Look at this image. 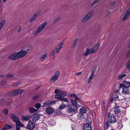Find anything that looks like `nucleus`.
Listing matches in <instances>:
<instances>
[{
	"mask_svg": "<svg viewBox=\"0 0 130 130\" xmlns=\"http://www.w3.org/2000/svg\"><path fill=\"white\" fill-rule=\"evenodd\" d=\"M10 116L11 119L15 122L16 124L15 130H20V126L23 127L24 125L21 123L17 116L14 113H11Z\"/></svg>",
	"mask_w": 130,
	"mask_h": 130,
	"instance_id": "nucleus-1",
	"label": "nucleus"
},
{
	"mask_svg": "<svg viewBox=\"0 0 130 130\" xmlns=\"http://www.w3.org/2000/svg\"><path fill=\"white\" fill-rule=\"evenodd\" d=\"M99 46V44L97 43L93 48L90 49L89 48H87L86 50L83 52V55L86 56L89 54L94 53L98 50Z\"/></svg>",
	"mask_w": 130,
	"mask_h": 130,
	"instance_id": "nucleus-2",
	"label": "nucleus"
},
{
	"mask_svg": "<svg viewBox=\"0 0 130 130\" xmlns=\"http://www.w3.org/2000/svg\"><path fill=\"white\" fill-rule=\"evenodd\" d=\"M60 75V72L58 71H56L54 73L53 76L50 79L49 82L52 83L55 82L58 79Z\"/></svg>",
	"mask_w": 130,
	"mask_h": 130,
	"instance_id": "nucleus-3",
	"label": "nucleus"
},
{
	"mask_svg": "<svg viewBox=\"0 0 130 130\" xmlns=\"http://www.w3.org/2000/svg\"><path fill=\"white\" fill-rule=\"evenodd\" d=\"M47 24V22H46L41 24L40 25L41 26L34 32V35H36L39 34L43 30Z\"/></svg>",
	"mask_w": 130,
	"mask_h": 130,
	"instance_id": "nucleus-4",
	"label": "nucleus"
},
{
	"mask_svg": "<svg viewBox=\"0 0 130 130\" xmlns=\"http://www.w3.org/2000/svg\"><path fill=\"white\" fill-rule=\"evenodd\" d=\"M23 91V90L19 89L14 90L9 93V95L11 96L17 95L21 94Z\"/></svg>",
	"mask_w": 130,
	"mask_h": 130,
	"instance_id": "nucleus-5",
	"label": "nucleus"
},
{
	"mask_svg": "<svg viewBox=\"0 0 130 130\" xmlns=\"http://www.w3.org/2000/svg\"><path fill=\"white\" fill-rule=\"evenodd\" d=\"M94 12V11L92 10L88 13L82 19V22H84L88 21L92 16Z\"/></svg>",
	"mask_w": 130,
	"mask_h": 130,
	"instance_id": "nucleus-6",
	"label": "nucleus"
},
{
	"mask_svg": "<svg viewBox=\"0 0 130 130\" xmlns=\"http://www.w3.org/2000/svg\"><path fill=\"white\" fill-rule=\"evenodd\" d=\"M124 110L125 111V108L124 107L118 106L115 108L114 111L116 114H119V112H122V110H123V112Z\"/></svg>",
	"mask_w": 130,
	"mask_h": 130,
	"instance_id": "nucleus-7",
	"label": "nucleus"
},
{
	"mask_svg": "<svg viewBox=\"0 0 130 130\" xmlns=\"http://www.w3.org/2000/svg\"><path fill=\"white\" fill-rule=\"evenodd\" d=\"M108 121L110 124H112L115 122L116 118L113 115H110L108 114Z\"/></svg>",
	"mask_w": 130,
	"mask_h": 130,
	"instance_id": "nucleus-8",
	"label": "nucleus"
},
{
	"mask_svg": "<svg viewBox=\"0 0 130 130\" xmlns=\"http://www.w3.org/2000/svg\"><path fill=\"white\" fill-rule=\"evenodd\" d=\"M68 110L69 112L73 113L76 112L77 109L76 106L71 105L68 106Z\"/></svg>",
	"mask_w": 130,
	"mask_h": 130,
	"instance_id": "nucleus-9",
	"label": "nucleus"
},
{
	"mask_svg": "<svg viewBox=\"0 0 130 130\" xmlns=\"http://www.w3.org/2000/svg\"><path fill=\"white\" fill-rule=\"evenodd\" d=\"M97 67V66H95L93 67V69H94V70H92L91 71V75L88 79V84H90L91 83V81L92 80L93 77L94 76L95 71Z\"/></svg>",
	"mask_w": 130,
	"mask_h": 130,
	"instance_id": "nucleus-10",
	"label": "nucleus"
},
{
	"mask_svg": "<svg viewBox=\"0 0 130 130\" xmlns=\"http://www.w3.org/2000/svg\"><path fill=\"white\" fill-rule=\"evenodd\" d=\"M122 87L128 88L130 87V82L124 81L123 84H120L119 88H120Z\"/></svg>",
	"mask_w": 130,
	"mask_h": 130,
	"instance_id": "nucleus-11",
	"label": "nucleus"
},
{
	"mask_svg": "<svg viewBox=\"0 0 130 130\" xmlns=\"http://www.w3.org/2000/svg\"><path fill=\"white\" fill-rule=\"evenodd\" d=\"M40 116L39 114L37 113L34 114L32 117V121L34 122L38 121L39 120Z\"/></svg>",
	"mask_w": 130,
	"mask_h": 130,
	"instance_id": "nucleus-12",
	"label": "nucleus"
},
{
	"mask_svg": "<svg viewBox=\"0 0 130 130\" xmlns=\"http://www.w3.org/2000/svg\"><path fill=\"white\" fill-rule=\"evenodd\" d=\"M35 125L34 123L31 121H29L28 123L27 128L30 130H32L35 127Z\"/></svg>",
	"mask_w": 130,
	"mask_h": 130,
	"instance_id": "nucleus-13",
	"label": "nucleus"
},
{
	"mask_svg": "<svg viewBox=\"0 0 130 130\" xmlns=\"http://www.w3.org/2000/svg\"><path fill=\"white\" fill-rule=\"evenodd\" d=\"M17 57L18 59L26 55V53H25L23 50L20 51L19 52L17 53Z\"/></svg>",
	"mask_w": 130,
	"mask_h": 130,
	"instance_id": "nucleus-14",
	"label": "nucleus"
},
{
	"mask_svg": "<svg viewBox=\"0 0 130 130\" xmlns=\"http://www.w3.org/2000/svg\"><path fill=\"white\" fill-rule=\"evenodd\" d=\"M17 55V53H14L9 56L8 57V58L10 60H12L18 59V58Z\"/></svg>",
	"mask_w": 130,
	"mask_h": 130,
	"instance_id": "nucleus-15",
	"label": "nucleus"
},
{
	"mask_svg": "<svg viewBox=\"0 0 130 130\" xmlns=\"http://www.w3.org/2000/svg\"><path fill=\"white\" fill-rule=\"evenodd\" d=\"M46 113L48 114H52L54 111V109L51 107H48L46 109Z\"/></svg>",
	"mask_w": 130,
	"mask_h": 130,
	"instance_id": "nucleus-16",
	"label": "nucleus"
},
{
	"mask_svg": "<svg viewBox=\"0 0 130 130\" xmlns=\"http://www.w3.org/2000/svg\"><path fill=\"white\" fill-rule=\"evenodd\" d=\"M130 14V9H129L125 13L123 17L122 18V20L124 21L126 20L129 17Z\"/></svg>",
	"mask_w": 130,
	"mask_h": 130,
	"instance_id": "nucleus-17",
	"label": "nucleus"
},
{
	"mask_svg": "<svg viewBox=\"0 0 130 130\" xmlns=\"http://www.w3.org/2000/svg\"><path fill=\"white\" fill-rule=\"evenodd\" d=\"M83 129L84 130H91V126L89 124H86L84 125Z\"/></svg>",
	"mask_w": 130,
	"mask_h": 130,
	"instance_id": "nucleus-18",
	"label": "nucleus"
},
{
	"mask_svg": "<svg viewBox=\"0 0 130 130\" xmlns=\"http://www.w3.org/2000/svg\"><path fill=\"white\" fill-rule=\"evenodd\" d=\"M77 117L78 118L81 120L85 119V116L83 113H79Z\"/></svg>",
	"mask_w": 130,
	"mask_h": 130,
	"instance_id": "nucleus-19",
	"label": "nucleus"
},
{
	"mask_svg": "<svg viewBox=\"0 0 130 130\" xmlns=\"http://www.w3.org/2000/svg\"><path fill=\"white\" fill-rule=\"evenodd\" d=\"M32 47V46L31 45H29L25 47L23 49V50L27 54L28 52L30 50Z\"/></svg>",
	"mask_w": 130,
	"mask_h": 130,
	"instance_id": "nucleus-20",
	"label": "nucleus"
},
{
	"mask_svg": "<svg viewBox=\"0 0 130 130\" xmlns=\"http://www.w3.org/2000/svg\"><path fill=\"white\" fill-rule=\"evenodd\" d=\"M78 41V39L77 38H75L73 40V43L72 45V47L73 48H75L77 44Z\"/></svg>",
	"mask_w": 130,
	"mask_h": 130,
	"instance_id": "nucleus-21",
	"label": "nucleus"
},
{
	"mask_svg": "<svg viewBox=\"0 0 130 130\" xmlns=\"http://www.w3.org/2000/svg\"><path fill=\"white\" fill-rule=\"evenodd\" d=\"M80 113H85L87 111V108L85 107H82L80 109Z\"/></svg>",
	"mask_w": 130,
	"mask_h": 130,
	"instance_id": "nucleus-22",
	"label": "nucleus"
},
{
	"mask_svg": "<svg viewBox=\"0 0 130 130\" xmlns=\"http://www.w3.org/2000/svg\"><path fill=\"white\" fill-rule=\"evenodd\" d=\"M129 93L128 88L123 87L122 93L124 94H127Z\"/></svg>",
	"mask_w": 130,
	"mask_h": 130,
	"instance_id": "nucleus-23",
	"label": "nucleus"
},
{
	"mask_svg": "<svg viewBox=\"0 0 130 130\" xmlns=\"http://www.w3.org/2000/svg\"><path fill=\"white\" fill-rule=\"evenodd\" d=\"M126 76V74H121L118 75L117 76V78L118 80H122L123 79V77Z\"/></svg>",
	"mask_w": 130,
	"mask_h": 130,
	"instance_id": "nucleus-24",
	"label": "nucleus"
},
{
	"mask_svg": "<svg viewBox=\"0 0 130 130\" xmlns=\"http://www.w3.org/2000/svg\"><path fill=\"white\" fill-rule=\"evenodd\" d=\"M69 96L72 98H75L76 100H77L78 101H80V99H79V98L77 97V95H76L75 94H71Z\"/></svg>",
	"mask_w": 130,
	"mask_h": 130,
	"instance_id": "nucleus-25",
	"label": "nucleus"
},
{
	"mask_svg": "<svg viewBox=\"0 0 130 130\" xmlns=\"http://www.w3.org/2000/svg\"><path fill=\"white\" fill-rule=\"evenodd\" d=\"M6 78H12V80H15V78L14 77V75L12 74H7L6 75Z\"/></svg>",
	"mask_w": 130,
	"mask_h": 130,
	"instance_id": "nucleus-26",
	"label": "nucleus"
},
{
	"mask_svg": "<svg viewBox=\"0 0 130 130\" xmlns=\"http://www.w3.org/2000/svg\"><path fill=\"white\" fill-rule=\"evenodd\" d=\"M59 93L62 96H66L67 95L66 92L63 90H60Z\"/></svg>",
	"mask_w": 130,
	"mask_h": 130,
	"instance_id": "nucleus-27",
	"label": "nucleus"
},
{
	"mask_svg": "<svg viewBox=\"0 0 130 130\" xmlns=\"http://www.w3.org/2000/svg\"><path fill=\"white\" fill-rule=\"evenodd\" d=\"M67 106V105L66 104H65L62 102V104L58 108V109L59 110H61L62 109H64Z\"/></svg>",
	"mask_w": 130,
	"mask_h": 130,
	"instance_id": "nucleus-28",
	"label": "nucleus"
},
{
	"mask_svg": "<svg viewBox=\"0 0 130 130\" xmlns=\"http://www.w3.org/2000/svg\"><path fill=\"white\" fill-rule=\"evenodd\" d=\"M76 100H75L74 99H71L70 100V101L72 104L73 105V106H76L77 105H79V104H78L77 103V101Z\"/></svg>",
	"mask_w": 130,
	"mask_h": 130,
	"instance_id": "nucleus-29",
	"label": "nucleus"
},
{
	"mask_svg": "<svg viewBox=\"0 0 130 130\" xmlns=\"http://www.w3.org/2000/svg\"><path fill=\"white\" fill-rule=\"evenodd\" d=\"M63 45V42L62 41L58 45L56 49L59 51L62 47Z\"/></svg>",
	"mask_w": 130,
	"mask_h": 130,
	"instance_id": "nucleus-30",
	"label": "nucleus"
},
{
	"mask_svg": "<svg viewBox=\"0 0 130 130\" xmlns=\"http://www.w3.org/2000/svg\"><path fill=\"white\" fill-rule=\"evenodd\" d=\"M6 22L5 20H3L0 22V31L4 26Z\"/></svg>",
	"mask_w": 130,
	"mask_h": 130,
	"instance_id": "nucleus-31",
	"label": "nucleus"
},
{
	"mask_svg": "<svg viewBox=\"0 0 130 130\" xmlns=\"http://www.w3.org/2000/svg\"><path fill=\"white\" fill-rule=\"evenodd\" d=\"M29 112L30 113H32L36 111L37 110L32 107H30L29 108Z\"/></svg>",
	"mask_w": 130,
	"mask_h": 130,
	"instance_id": "nucleus-32",
	"label": "nucleus"
},
{
	"mask_svg": "<svg viewBox=\"0 0 130 130\" xmlns=\"http://www.w3.org/2000/svg\"><path fill=\"white\" fill-rule=\"evenodd\" d=\"M119 94V90H116L114 95L115 97L117 99H118Z\"/></svg>",
	"mask_w": 130,
	"mask_h": 130,
	"instance_id": "nucleus-33",
	"label": "nucleus"
},
{
	"mask_svg": "<svg viewBox=\"0 0 130 130\" xmlns=\"http://www.w3.org/2000/svg\"><path fill=\"white\" fill-rule=\"evenodd\" d=\"M55 97L56 98L59 99V100L60 101H61V99L62 98V96L60 94L58 95L57 94H56L55 95Z\"/></svg>",
	"mask_w": 130,
	"mask_h": 130,
	"instance_id": "nucleus-34",
	"label": "nucleus"
},
{
	"mask_svg": "<svg viewBox=\"0 0 130 130\" xmlns=\"http://www.w3.org/2000/svg\"><path fill=\"white\" fill-rule=\"evenodd\" d=\"M2 112L4 114L7 115L8 113V110L7 108H5L2 110Z\"/></svg>",
	"mask_w": 130,
	"mask_h": 130,
	"instance_id": "nucleus-35",
	"label": "nucleus"
},
{
	"mask_svg": "<svg viewBox=\"0 0 130 130\" xmlns=\"http://www.w3.org/2000/svg\"><path fill=\"white\" fill-rule=\"evenodd\" d=\"M47 56V54H44L43 55L40 57V59L41 61H43L46 58Z\"/></svg>",
	"mask_w": 130,
	"mask_h": 130,
	"instance_id": "nucleus-36",
	"label": "nucleus"
},
{
	"mask_svg": "<svg viewBox=\"0 0 130 130\" xmlns=\"http://www.w3.org/2000/svg\"><path fill=\"white\" fill-rule=\"evenodd\" d=\"M36 18V17L34 15H33L29 21V22H32L35 20Z\"/></svg>",
	"mask_w": 130,
	"mask_h": 130,
	"instance_id": "nucleus-37",
	"label": "nucleus"
},
{
	"mask_svg": "<svg viewBox=\"0 0 130 130\" xmlns=\"http://www.w3.org/2000/svg\"><path fill=\"white\" fill-rule=\"evenodd\" d=\"M126 67L128 69H130V59L127 62L126 65Z\"/></svg>",
	"mask_w": 130,
	"mask_h": 130,
	"instance_id": "nucleus-38",
	"label": "nucleus"
},
{
	"mask_svg": "<svg viewBox=\"0 0 130 130\" xmlns=\"http://www.w3.org/2000/svg\"><path fill=\"white\" fill-rule=\"evenodd\" d=\"M41 11L39 10L36 12L34 15L37 18L40 13Z\"/></svg>",
	"mask_w": 130,
	"mask_h": 130,
	"instance_id": "nucleus-39",
	"label": "nucleus"
},
{
	"mask_svg": "<svg viewBox=\"0 0 130 130\" xmlns=\"http://www.w3.org/2000/svg\"><path fill=\"white\" fill-rule=\"evenodd\" d=\"M12 127V126H11L8 124H6L4 125V128H5L7 129H10Z\"/></svg>",
	"mask_w": 130,
	"mask_h": 130,
	"instance_id": "nucleus-40",
	"label": "nucleus"
},
{
	"mask_svg": "<svg viewBox=\"0 0 130 130\" xmlns=\"http://www.w3.org/2000/svg\"><path fill=\"white\" fill-rule=\"evenodd\" d=\"M21 83L20 82H18L14 84H12V85L14 87H16L18 86V85H20Z\"/></svg>",
	"mask_w": 130,
	"mask_h": 130,
	"instance_id": "nucleus-41",
	"label": "nucleus"
},
{
	"mask_svg": "<svg viewBox=\"0 0 130 130\" xmlns=\"http://www.w3.org/2000/svg\"><path fill=\"white\" fill-rule=\"evenodd\" d=\"M61 101H62L64 102H69V103H70L68 100L66 98H63L62 97L61 99Z\"/></svg>",
	"mask_w": 130,
	"mask_h": 130,
	"instance_id": "nucleus-42",
	"label": "nucleus"
},
{
	"mask_svg": "<svg viewBox=\"0 0 130 130\" xmlns=\"http://www.w3.org/2000/svg\"><path fill=\"white\" fill-rule=\"evenodd\" d=\"M116 98L115 97V96L114 95L113 96V97H111L109 100V101L110 102H112V101H114L115 100V99Z\"/></svg>",
	"mask_w": 130,
	"mask_h": 130,
	"instance_id": "nucleus-43",
	"label": "nucleus"
},
{
	"mask_svg": "<svg viewBox=\"0 0 130 130\" xmlns=\"http://www.w3.org/2000/svg\"><path fill=\"white\" fill-rule=\"evenodd\" d=\"M41 106V105L39 103H38L36 104L35 106V107L39 109Z\"/></svg>",
	"mask_w": 130,
	"mask_h": 130,
	"instance_id": "nucleus-44",
	"label": "nucleus"
},
{
	"mask_svg": "<svg viewBox=\"0 0 130 130\" xmlns=\"http://www.w3.org/2000/svg\"><path fill=\"white\" fill-rule=\"evenodd\" d=\"M99 0H95L94 2L91 4V6H92L96 4Z\"/></svg>",
	"mask_w": 130,
	"mask_h": 130,
	"instance_id": "nucleus-45",
	"label": "nucleus"
},
{
	"mask_svg": "<svg viewBox=\"0 0 130 130\" xmlns=\"http://www.w3.org/2000/svg\"><path fill=\"white\" fill-rule=\"evenodd\" d=\"M86 121L87 123L89 124L92 123V120L91 119H87Z\"/></svg>",
	"mask_w": 130,
	"mask_h": 130,
	"instance_id": "nucleus-46",
	"label": "nucleus"
},
{
	"mask_svg": "<svg viewBox=\"0 0 130 130\" xmlns=\"http://www.w3.org/2000/svg\"><path fill=\"white\" fill-rule=\"evenodd\" d=\"M60 19V18H57L56 19H55L53 21V23L54 24H55L56 23H57L58 21Z\"/></svg>",
	"mask_w": 130,
	"mask_h": 130,
	"instance_id": "nucleus-47",
	"label": "nucleus"
},
{
	"mask_svg": "<svg viewBox=\"0 0 130 130\" xmlns=\"http://www.w3.org/2000/svg\"><path fill=\"white\" fill-rule=\"evenodd\" d=\"M7 81L6 80H2L1 82V85H4L7 83Z\"/></svg>",
	"mask_w": 130,
	"mask_h": 130,
	"instance_id": "nucleus-48",
	"label": "nucleus"
},
{
	"mask_svg": "<svg viewBox=\"0 0 130 130\" xmlns=\"http://www.w3.org/2000/svg\"><path fill=\"white\" fill-rule=\"evenodd\" d=\"M130 57V50L127 53L126 58H128Z\"/></svg>",
	"mask_w": 130,
	"mask_h": 130,
	"instance_id": "nucleus-49",
	"label": "nucleus"
},
{
	"mask_svg": "<svg viewBox=\"0 0 130 130\" xmlns=\"http://www.w3.org/2000/svg\"><path fill=\"white\" fill-rule=\"evenodd\" d=\"M59 51V50H57V49H55L53 52V56H54V54L55 53L58 52Z\"/></svg>",
	"mask_w": 130,
	"mask_h": 130,
	"instance_id": "nucleus-50",
	"label": "nucleus"
},
{
	"mask_svg": "<svg viewBox=\"0 0 130 130\" xmlns=\"http://www.w3.org/2000/svg\"><path fill=\"white\" fill-rule=\"evenodd\" d=\"M118 127L119 128H122V123L121 122H120L118 124Z\"/></svg>",
	"mask_w": 130,
	"mask_h": 130,
	"instance_id": "nucleus-51",
	"label": "nucleus"
},
{
	"mask_svg": "<svg viewBox=\"0 0 130 130\" xmlns=\"http://www.w3.org/2000/svg\"><path fill=\"white\" fill-rule=\"evenodd\" d=\"M60 91L59 90V89H55V93H57L59 92H60Z\"/></svg>",
	"mask_w": 130,
	"mask_h": 130,
	"instance_id": "nucleus-52",
	"label": "nucleus"
},
{
	"mask_svg": "<svg viewBox=\"0 0 130 130\" xmlns=\"http://www.w3.org/2000/svg\"><path fill=\"white\" fill-rule=\"evenodd\" d=\"M38 95H36L35 96H34L33 97V99L35 100H36V99H37L38 98Z\"/></svg>",
	"mask_w": 130,
	"mask_h": 130,
	"instance_id": "nucleus-53",
	"label": "nucleus"
},
{
	"mask_svg": "<svg viewBox=\"0 0 130 130\" xmlns=\"http://www.w3.org/2000/svg\"><path fill=\"white\" fill-rule=\"evenodd\" d=\"M49 104L47 102H45L44 103L43 105L42 106V107H43V106H45V105H46L47 106H48Z\"/></svg>",
	"mask_w": 130,
	"mask_h": 130,
	"instance_id": "nucleus-54",
	"label": "nucleus"
},
{
	"mask_svg": "<svg viewBox=\"0 0 130 130\" xmlns=\"http://www.w3.org/2000/svg\"><path fill=\"white\" fill-rule=\"evenodd\" d=\"M105 105L104 104H102L101 108L102 109H105Z\"/></svg>",
	"mask_w": 130,
	"mask_h": 130,
	"instance_id": "nucleus-55",
	"label": "nucleus"
},
{
	"mask_svg": "<svg viewBox=\"0 0 130 130\" xmlns=\"http://www.w3.org/2000/svg\"><path fill=\"white\" fill-rule=\"evenodd\" d=\"M116 2L115 1H113L112 2H111L110 3V4L111 5H115L116 4Z\"/></svg>",
	"mask_w": 130,
	"mask_h": 130,
	"instance_id": "nucleus-56",
	"label": "nucleus"
},
{
	"mask_svg": "<svg viewBox=\"0 0 130 130\" xmlns=\"http://www.w3.org/2000/svg\"><path fill=\"white\" fill-rule=\"evenodd\" d=\"M109 122H108V121H107L106 123V126L107 127V128L109 126Z\"/></svg>",
	"mask_w": 130,
	"mask_h": 130,
	"instance_id": "nucleus-57",
	"label": "nucleus"
},
{
	"mask_svg": "<svg viewBox=\"0 0 130 130\" xmlns=\"http://www.w3.org/2000/svg\"><path fill=\"white\" fill-rule=\"evenodd\" d=\"M11 101H10V102L8 103H6L5 104V105L7 106H8L10 105L11 103Z\"/></svg>",
	"mask_w": 130,
	"mask_h": 130,
	"instance_id": "nucleus-58",
	"label": "nucleus"
},
{
	"mask_svg": "<svg viewBox=\"0 0 130 130\" xmlns=\"http://www.w3.org/2000/svg\"><path fill=\"white\" fill-rule=\"evenodd\" d=\"M0 102L2 104V102H4V100L3 99H1L0 100Z\"/></svg>",
	"mask_w": 130,
	"mask_h": 130,
	"instance_id": "nucleus-59",
	"label": "nucleus"
},
{
	"mask_svg": "<svg viewBox=\"0 0 130 130\" xmlns=\"http://www.w3.org/2000/svg\"><path fill=\"white\" fill-rule=\"evenodd\" d=\"M81 74V72H79V73H78L76 74V75H77V76H78L80 74Z\"/></svg>",
	"mask_w": 130,
	"mask_h": 130,
	"instance_id": "nucleus-60",
	"label": "nucleus"
},
{
	"mask_svg": "<svg viewBox=\"0 0 130 130\" xmlns=\"http://www.w3.org/2000/svg\"><path fill=\"white\" fill-rule=\"evenodd\" d=\"M21 27H20V28L18 29V32H20V31H21Z\"/></svg>",
	"mask_w": 130,
	"mask_h": 130,
	"instance_id": "nucleus-61",
	"label": "nucleus"
},
{
	"mask_svg": "<svg viewBox=\"0 0 130 130\" xmlns=\"http://www.w3.org/2000/svg\"><path fill=\"white\" fill-rule=\"evenodd\" d=\"M115 104L117 106H118L119 105V103H118L117 102H116L115 103Z\"/></svg>",
	"mask_w": 130,
	"mask_h": 130,
	"instance_id": "nucleus-62",
	"label": "nucleus"
},
{
	"mask_svg": "<svg viewBox=\"0 0 130 130\" xmlns=\"http://www.w3.org/2000/svg\"><path fill=\"white\" fill-rule=\"evenodd\" d=\"M102 104L105 105V103L104 101H103Z\"/></svg>",
	"mask_w": 130,
	"mask_h": 130,
	"instance_id": "nucleus-63",
	"label": "nucleus"
},
{
	"mask_svg": "<svg viewBox=\"0 0 130 130\" xmlns=\"http://www.w3.org/2000/svg\"><path fill=\"white\" fill-rule=\"evenodd\" d=\"M1 130H7L5 128H3V129H2Z\"/></svg>",
	"mask_w": 130,
	"mask_h": 130,
	"instance_id": "nucleus-64",
	"label": "nucleus"
}]
</instances>
